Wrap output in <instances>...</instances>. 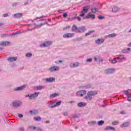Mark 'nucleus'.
I'll list each match as a JSON object with an SVG mask.
<instances>
[{"label":"nucleus","instance_id":"nucleus-1","mask_svg":"<svg viewBox=\"0 0 131 131\" xmlns=\"http://www.w3.org/2000/svg\"><path fill=\"white\" fill-rule=\"evenodd\" d=\"M98 93L95 91H91L88 92L87 95L85 97L84 99L87 101H91L93 99V97L96 96Z\"/></svg>","mask_w":131,"mask_h":131},{"label":"nucleus","instance_id":"nucleus-2","mask_svg":"<svg viewBox=\"0 0 131 131\" xmlns=\"http://www.w3.org/2000/svg\"><path fill=\"white\" fill-rule=\"evenodd\" d=\"M38 95H39V92H35L34 94L26 95L25 98H29V100H32L33 99L37 98Z\"/></svg>","mask_w":131,"mask_h":131},{"label":"nucleus","instance_id":"nucleus-3","mask_svg":"<svg viewBox=\"0 0 131 131\" xmlns=\"http://www.w3.org/2000/svg\"><path fill=\"white\" fill-rule=\"evenodd\" d=\"M115 71H116V69L115 68H110L107 69L105 71L106 74L109 75L110 74H113L115 73Z\"/></svg>","mask_w":131,"mask_h":131},{"label":"nucleus","instance_id":"nucleus-4","mask_svg":"<svg viewBox=\"0 0 131 131\" xmlns=\"http://www.w3.org/2000/svg\"><path fill=\"white\" fill-rule=\"evenodd\" d=\"M48 70L50 72H56V71H59L60 70V67L58 66H52Z\"/></svg>","mask_w":131,"mask_h":131},{"label":"nucleus","instance_id":"nucleus-5","mask_svg":"<svg viewBox=\"0 0 131 131\" xmlns=\"http://www.w3.org/2000/svg\"><path fill=\"white\" fill-rule=\"evenodd\" d=\"M51 45H52V42L51 41H46L40 44V48H46L51 46Z\"/></svg>","mask_w":131,"mask_h":131},{"label":"nucleus","instance_id":"nucleus-6","mask_svg":"<svg viewBox=\"0 0 131 131\" xmlns=\"http://www.w3.org/2000/svg\"><path fill=\"white\" fill-rule=\"evenodd\" d=\"M86 95V91L85 90H81L77 92L76 95L77 97H83Z\"/></svg>","mask_w":131,"mask_h":131},{"label":"nucleus","instance_id":"nucleus-7","mask_svg":"<svg viewBox=\"0 0 131 131\" xmlns=\"http://www.w3.org/2000/svg\"><path fill=\"white\" fill-rule=\"evenodd\" d=\"M19 33H20V32H16L15 33H13L11 34H8V33H5V34H3L1 35L2 37H9V36H12L13 35H16L17 34H19Z\"/></svg>","mask_w":131,"mask_h":131},{"label":"nucleus","instance_id":"nucleus-8","mask_svg":"<svg viewBox=\"0 0 131 131\" xmlns=\"http://www.w3.org/2000/svg\"><path fill=\"white\" fill-rule=\"evenodd\" d=\"M26 86H27V85L25 84L19 87H16L14 89V91L15 92H19V91H22V90H24V89H26Z\"/></svg>","mask_w":131,"mask_h":131},{"label":"nucleus","instance_id":"nucleus-9","mask_svg":"<svg viewBox=\"0 0 131 131\" xmlns=\"http://www.w3.org/2000/svg\"><path fill=\"white\" fill-rule=\"evenodd\" d=\"M12 105L13 107L15 108H18V107H20L22 105V102L21 101H14L12 103Z\"/></svg>","mask_w":131,"mask_h":131},{"label":"nucleus","instance_id":"nucleus-10","mask_svg":"<svg viewBox=\"0 0 131 131\" xmlns=\"http://www.w3.org/2000/svg\"><path fill=\"white\" fill-rule=\"evenodd\" d=\"M74 36V34L72 33H68L63 35V37L64 38H69Z\"/></svg>","mask_w":131,"mask_h":131},{"label":"nucleus","instance_id":"nucleus-11","mask_svg":"<svg viewBox=\"0 0 131 131\" xmlns=\"http://www.w3.org/2000/svg\"><path fill=\"white\" fill-rule=\"evenodd\" d=\"M11 44V42L10 41H1L0 42L1 47H6L7 46H9Z\"/></svg>","mask_w":131,"mask_h":131},{"label":"nucleus","instance_id":"nucleus-12","mask_svg":"<svg viewBox=\"0 0 131 131\" xmlns=\"http://www.w3.org/2000/svg\"><path fill=\"white\" fill-rule=\"evenodd\" d=\"M85 18H86V19H90V18H92V19L94 20L96 18V15L95 14H92L91 13H89L85 16Z\"/></svg>","mask_w":131,"mask_h":131},{"label":"nucleus","instance_id":"nucleus-13","mask_svg":"<svg viewBox=\"0 0 131 131\" xmlns=\"http://www.w3.org/2000/svg\"><path fill=\"white\" fill-rule=\"evenodd\" d=\"M85 30H86V29H85V27L82 26L78 28V32L83 33L84 32Z\"/></svg>","mask_w":131,"mask_h":131},{"label":"nucleus","instance_id":"nucleus-14","mask_svg":"<svg viewBox=\"0 0 131 131\" xmlns=\"http://www.w3.org/2000/svg\"><path fill=\"white\" fill-rule=\"evenodd\" d=\"M79 66V63L78 62H75L73 63H71L70 64V67L71 68H75L76 67H78Z\"/></svg>","mask_w":131,"mask_h":131},{"label":"nucleus","instance_id":"nucleus-15","mask_svg":"<svg viewBox=\"0 0 131 131\" xmlns=\"http://www.w3.org/2000/svg\"><path fill=\"white\" fill-rule=\"evenodd\" d=\"M104 41H105V40H104V39L103 38H101V39H98L97 40H96L95 41V42L97 45H101V43H103Z\"/></svg>","mask_w":131,"mask_h":131},{"label":"nucleus","instance_id":"nucleus-16","mask_svg":"<svg viewBox=\"0 0 131 131\" xmlns=\"http://www.w3.org/2000/svg\"><path fill=\"white\" fill-rule=\"evenodd\" d=\"M22 16H23V14L22 13H16V14H14L13 15V17L16 19H18L19 18H21Z\"/></svg>","mask_w":131,"mask_h":131},{"label":"nucleus","instance_id":"nucleus-17","mask_svg":"<svg viewBox=\"0 0 131 131\" xmlns=\"http://www.w3.org/2000/svg\"><path fill=\"white\" fill-rule=\"evenodd\" d=\"M30 113L31 115H36L38 113V110H31L30 111Z\"/></svg>","mask_w":131,"mask_h":131},{"label":"nucleus","instance_id":"nucleus-18","mask_svg":"<svg viewBox=\"0 0 131 131\" xmlns=\"http://www.w3.org/2000/svg\"><path fill=\"white\" fill-rule=\"evenodd\" d=\"M46 89V86L45 85H39L37 86L35 88L36 91H39L40 90H43Z\"/></svg>","mask_w":131,"mask_h":131},{"label":"nucleus","instance_id":"nucleus-19","mask_svg":"<svg viewBox=\"0 0 131 131\" xmlns=\"http://www.w3.org/2000/svg\"><path fill=\"white\" fill-rule=\"evenodd\" d=\"M119 10H120L119 8H118L116 6H114L112 9V12L113 13H117V12H118V11H119Z\"/></svg>","mask_w":131,"mask_h":131},{"label":"nucleus","instance_id":"nucleus-20","mask_svg":"<svg viewBox=\"0 0 131 131\" xmlns=\"http://www.w3.org/2000/svg\"><path fill=\"white\" fill-rule=\"evenodd\" d=\"M17 60V57H9L7 59V61H9V62H14V61Z\"/></svg>","mask_w":131,"mask_h":131},{"label":"nucleus","instance_id":"nucleus-21","mask_svg":"<svg viewBox=\"0 0 131 131\" xmlns=\"http://www.w3.org/2000/svg\"><path fill=\"white\" fill-rule=\"evenodd\" d=\"M130 51V48L123 49L121 51L123 54H127V53H129Z\"/></svg>","mask_w":131,"mask_h":131},{"label":"nucleus","instance_id":"nucleus-22","mask_svg":"<svg viewBox=\"0 0 131 131\" xmlns=\"http://www.w3.org/2000/svg\"><path fill=\"white\" fill-rule=\"evenodd\" d=\"M55 78L50 77V78H47L46 79V81L47 82H53V81H54Z\"/></svg>","mask_w":131,"mask_h":131},{"label":"nucleus","instance_id":"nucleus-23","mask_svg":"<svg viewBox=\"0 0 131 131\" xmlns=\"http://www.w3.org/2000/svg\"><path fill=\"white\" fill-rule=\"evenodd\" d=\"M78 107H85V106H86V103L84 102H80L77 103Z\"/></svg>","mask_w":131,"mask_h":131},{"label":"nucleus","instance_id":"nucleus-24","mask_svg":"<svg viewBox=\"0 0 131 131\" xmlns=\"http://www.w3.org/2000/svg\"><path fill=\"white\" fill-rule=\"evenodd\" d=\"M90 9V7L86 6L83 7L82 11L84 12V13H88L89 12V9Z\"/></svg>","mask_w":131,"mask_h":131},{"label":"nucleus","instance_id":"nucleus-25","mask_svg":"<svg viewBox=\"0 0 131 131\" xmlns=\"http://www.w3.org/2000/svg\"><path fill=\"white\" fill-rule=\"evenodd\" d=\"M116 34L115 33H112V34H110L107 35L106 36V37H108L109 38H111L112 37H115L116 36Z\"/></svg>","mask_w":131,"mask_h":131},{"label":"nucleus","instance_id":"nucleus-26","mask_svg":"<svg viewBox=\"0 0 131 131\" xmlns=\"http://www.w3.org/2000/svg\"><path fill=\"white\" fill-rule=\"evenodd\" d=\"M106 130H115V128L112 126H106L105 128Z\"/></svg>","mask_w":131,"mask_h":131},{"label":"nucleus","instance_id":"nucleus-27","mask_svg":"<svg viewBox=\"0 0 131 131\" xmlns=\"http://www.w3.org/2000/svg\"><path fill=\"white\" fill-rule=\"evenodd\" d=\"M129 125V122H126L123 123L122 125H121V127H127V126H128Z\"/></svg>","mask_w":131,"mask_h":131},{"label":"nucleus","instance_id":"nucleus-28","mask_svg":"<svg viewBox=\"0 0 131 131\" xmlns=\"http://www.w3.org/2000/svg\"><path fill=\"white\" fill-rule=\"evenodd\" d=\"M118 60L119 61H123V59H124V55H120L117 57Z\"/></svg>","mask_w":131,"mask_h":131},{"label":"nucleus","instance_id":"nucleus-29","mask_svg":"<svg viewBox=\"0 0 131 131\" xmlns=\"http://www.w3.org/2000/svg\"><path fill=\"white\" fill-rule=\"evenodd\" d=\"M58 96H59V94L57 93H53V94H50V98H56V97H58Z\"/></svg>","mask_w":131,"mask_h":131},{"label":"nucleus","instance_id":"nucleus-30","mask_svg":"<svg viewBox=\"0 0 131 131\" xmlns=\"http://www.w3.org/2000/svg\"><path fill=\"white\" fill-rule=\"evenodd\" d=\"M130 91V90L128 89L127 90L123 91V94H124V95H126V96L127 97V96H129V94Z\"/></svg>","mask_w":131,"mask_h":131},{"label":"nucleus","instance_id":"nucleus-31","mask_svg":"<svg viewBox=\"0 0 131 131\" xmlns=\"http://www.w3.org/2000/svg\"><path fill=\"white\" fill-rule=\"evenodd\" d=\"M78 28H77V27H76L75 25H74L72 28V31H77V32H78Z\"/></svg>","mask_w":131,"mask_h":131},{"label":"nucleus","instance_id":"nucleus-32","mask_svg":"<svg viewBox=\"0 0 131 131\" xmlns=\"http://www.w3.org/2000/svg\"><path fill=\"white\" fill-rule=\"evenodd\" d=\"M92 85L91 84L82 86V89H91Z\"/></svg>","mask_w":131,"mask_h":131},{"label":"nucleus","instance_id":"nucleus-33","mask_svg":"<svg viewBox=\"0 0 131 131\" xmlns=\"http://www.w3.org/2000/svg\"><path fill=\"white\" fill-rule=\"evenodd\" d=\"M55 107H56V104H55V102H52L49 105V108H55Z\"/></svg>","mask_w":131,"mask_h":131},{"label":"nucleus","instance_id":"nucleus-34","mask_svg":"<svg viewBox=\"0 0 131 131\" xmlns=\"http://www.w3.org/2000/svg\"><path fill=\"white\" fill-rule=\"evenodd\" d=\"M103 104H101V107H106L107 106V101L106 100H104L103 101Z\"/></svg>","mask_w":131,"mask_h":131},{"label":"nucleus","instance_id":"nucleus-35","mask_svg":"<svg viewBox=\"0 0 131 131\" xmlns=\"http://www.w3.org/2000/svg\"><path fill=\"white\" fill-rule=\"evenodd\" d=\"M103 123H105V122L103 120H101L98 122L97 124L98 125H103Z\"/></svg>","mask_w":131,"mask_h":131},{"label":"nucleus","instance_id":"nucleus-36","mask_svg":"<svg viewBox=\"0 0 131 131\" xmlns=\"http://www.w3.org/2000/svg\"><path fill=\"white\" fill-rule=\"evenodd\" d=\"M27 58H31L32 57V54L31 53H28L26 54Z\"/></svg>","mask_w":131,"mask_h":131},{"label":"nucleus","instance_id":"nucleus-37","mask_svg":"<svg viewBox=\"0 0 131 131\" xmlns=\"http://www.w3.org/2000/svg\"><path fill=\"white\" fill-rule=\"evenodd\" d=\"M73 118H78V117H80V114H76L74 115Z\"/></svg>","mask_w":131,"mask_h":131},{"label":"nucleus","instance_id":"nucleus-38","mask_svg":"<svg viewBox=\"0 0 131 131\" xmlns=\"http://www.w3.org/2000/svg\"><path fill=\"white\" fill-rule=\"evenodd\" d=\"M116 58H114L113 60L111 61V63L112 64H115V63H117V60H116Z\"/></svg>","mask_w":131,"mask_h":131},{"label":"nucleus","instance_id":"nucleus-39","mask_svg":"<svg viewBox=\"0 0 131 131\" xmlns=\"http://www.w3.org/2000/svg\"><path fill=\"white\" fill-rule=\"evenodd\" d=\"M93 32H94L93 31H90L88 32L87 33H85V36H88L89 35H91V34L93 33Z\"/></svg>","mask_w":131,"mask_h":131},{"label":"nucleus","instance_id":"nucleus-40","mask_svg":"<svg viewBox=\"0 0 131 131\" xmlns=\"http://www.w3.org/2000/svg\"><path fill=\"white\" fill-rule=\"evenodd\" d=\"M85 15V12L84 11H82L81 12V14H80V17H84V15Z\"/></svg>","mask_w":131,"mask_h":131},{"label":"nucleus","instance_id":"nucleus-41","mask_svg":"<svg viewBox=\"0 0 131 131\" xmlns=\"http://www.w3.org/2000/svg\"><path fill=\"white\" fill-rule=\"evenodd\" d=\"M36 121H40L41 120V118L40 117H37L35 119Z\"/></svg>","mask_w":131,"mask_h":131},{"label":"nucleus","instance_id":"nucleus-42","mask_svg":"<svg viewBox=\"0 0 131 131\" xmlns=\"http://www.w3.org/2000/svg\"><path fill=\"white\" fill-rule=\"evenodd\" d=\"M98 19H99V20H103V19H105V17L102 15H99V16H98Z\"/></svg>","mask_w":131,"mask_h":131},{"label":"nucleus","instance_id":"nucleus-43","mask_svg":"<svg viewBox=\"0 0 131 131\" xmlns=\"http://www.w3.org/2000/svg\"><path fill=\"white\" fill-rule=\"evenodd\" d=\"M35 129L37 131H42V129H41V128H40V127H36Z\"/></svg>","mask_w":131,"mask_h":131},{"label":"nucleus","instance_id":"nucleus-44","mask_svg":"<svg viewBox=\"0 0 131 131\" xmlns=\"http://www.w3.org/2000/svg\"><path fill=\"white\" fill-rule=\"evenodd\" d=\"M92 13H96V12H97V8H96L95 7L92 8Z\"/></svg>","mask_w":131,"mask_h":131},{"label":"nucleus","instance_id":"nucleus-45","mask_svg":"<svg viewBox=\"0 0 131 131\" xmlns=\"http://www.w3.org/2000/svg\"><path fill=\"white\" fill-rule=\"evenodd\" d=\"M29 128H30L31 129H33L34 130V129H35L36 128V126H29Z\"/></svg>","mask_w":131,"mask_h":131},{"label":"nucleus","instance_id":"nucleus-46","mask_svg":"<svg viewBox=\"0 0 131 131\" xmlns=\"http://www.w3.org/2000/svg\"><path fill=\"white\" fill-rule=\"evenodd\" d=\"M35 25H36V26H42V25H43V24L42 23H37V24H35Z\"/></svg>","mask_w":131,"mask_h":131},{"label":"nucleus","instance_id":"nucleus-47","mask_svg":"<svg viewBox=\"0 0 131 131\" xmlns=\"http://www.w3.org/2000/svg\"><path fill=\"white\" fill-rule=\"evenodd\" d=\"M61 102L60 101L57 102L56 103V104H55L56 106H60V105H61Z\"/></svg>","mask_w":131,"mask_h":131},{"label":"nucleus","instance_id":"nucleus-48","mask_svg":"<svg viewBox=\"0 0 131 131\" xmlns=\"http://www.w3.org/2000/svg\"><path fill=\"white\" fill-rule=\"evenodd\" d=\"M97 60H98V61L99 62H102L103 61V58H101V57L99 56L98 58H97Z\"/></svg>","mask_w":131,"mask_h":131},{"label":"nucleus","instance_id":"nucleus-49","mask_svg":"<svg viewBox=\"0 0 131 131\" xmlns=\"http://www.w3.org/2000/svg\"><path fill=\"white\" fill-rule=\"evenodd\" d=\"M69 28H70V26H68L67 27H64L63 30H67V29H69Z\"/></svg>","mask_w":131,"mask_h":131},{"label":"nucleus","instance_id":"nucleus-50","mask_svg":"<svg viewBox=\"0 0 131 131\" xmlns=\"http://www.w3.org/2000/svg\"><path fill=\"white\" fill-rule=\"evenodd\" d=\"M19 130H20V131H25V129L24 128V127H20L19 128Z\"/></svg>","mask_w":131,"mask_h":131},{"label":"nucleus","instance_id":"nucleus-51","mask_svg":"<svg viewBox=\"0 0 131 131\" xmlns=\"http://www.w3.org/2000/svg\"><path fill=\"white\" fill-rule=\"evenodd\" d=\"M86 62H89V63H91V62H92V61H93V59L92 58H88L86 59Z\"/></svg>","mask_w":131,"mask_h":131},{"label":"nucleus","instance_id":"nucleus-52","mask_svg":"<svg viewBox=\"0 0 131 131\" xmlns=\"http://www.w3.org/2000/svg\"><path fill=\"white\" fill-rule=\"evenodd\" d=\"M82 39H83V38H82V37H78L76 38V40L78 41L82 40Z\"/></svg>","mask_w":131,"mask_h":131},{"label":"nucleus","instance_id":"nucleus-53","mask_svg":"<svg viewBox=\"0 0 131 131\" xmlns=\"http://www.w3.org/2000/svg\"><path fill=\"white\" fill-rule=\"evenodd\" d=\"M9 16V13H6L3 14V17L6 18V17H8Z\"/></svg>","mask_w":131,"mask_h":131},{"label":"nucleus","instance_id":"nucleus-54","mask_svg":"<svg viewBox=\"0 0 131 131\" xmlns=\"http://www.w3.org/2000/svg\"><path fill=\"white\" fill-rule=\"evenodd\" d=\"M113 125H117L118 124V121H115L114 122H112Z\"/></svg>","mask_w":131,"mask_h":131},{"label":"nucleus","instance_id":"nucleus-55","mask_svg":"<svg viewBox=\"0 0 131 131\" xmlns=\"http://www.w3.org/2000/svg\"><path fill=\"white\" fill-rule=\"evenodd\" d=\"M62 16H63V18H66V17H67V16H68V14H67V13H64Z\"/></svg>","mask_w":131,"mask_h":131},{"label":"nucleus","instance_id":"nucleus-56","mask_svg":"<svg viewBox=\"0 0 131 131\" xmlns=\"http://www.w3.org/2000/svg\"><path fill=\"white\" fill-rule=\"evenodd\" d=\"M127 97V100H128L129 102H130V101H131V96L129 95Z\"/></svg>","mask_w":131,"mask_h":131},{"label":"nucleus","instance_id":"nucleus-57","mask_svg":"<svg viewBox=\"0 0 131 131\" xmlns=\"http://www.w3.org/2000/svg\"><path fill=\"white\" fill-rule=\"evenodd\" d=\"M18 117L19 118H22L23 117V115L21 114H18Z\"/></svg>","mask_w":131,"mask_h":131},{"label":"nucleus","instance_id":"nucleus-58","mask_svg":"<svg viewBox=\"0 0 131 131\" xmlns=\"http://www.w3.org/2000/svg\"><path fill=\"white\" fill-rule=\"evenodd\" d=\"M76 18L77 19L78 21H80V20H81V18H80V17L79 16H76Z\"/></svg>","mask_w":131,"mask_h":131},{"label":"nucleus","instance_id":"nucleus-59","mask_svg":"<svg viewBox=\"0 0 131 131\" xmlns=\"http://www.w3.org/2000/svg\"><path fill=\"white\" fill-rule=\"evenodd\" d=\"M43 18V16H41L40 17H37L35 20H37L38 19H41Z\"/></svg>","mask_w":131,"mask_h":131},{"label":"nucleus","instance_id":"nucleus-60","mask_svg":"<svg viewBox=\"0 0 131 131\" xmlns=\"http://www.w3.org/2000/svg\"><path fill=\"white\" fill-rule=\"evenodd\" d=\"M64 116H68V113H67V112L64 113Z\"/></svg>","mask_w":131,"mask_h":131},{"label":"nucleus","instance_id":"nucleus-61","mask_svg":"<svg viewBox=\"0 0 131 131\" xmlns=\"http://www.w3.org/2000/svg\"><path fill=\"white\" fill-rule=\"evenodd\" d=\"M97 60H98V58L95 57V58H94V61H95V62H97Z\"/></svg>","mask_w":131,"mask_h":131},{"label":"nucleus","instance_id":"nucleus-62","mask_svg":"<svg viewBox=\"0 0 131 131\" xmlns=\"http://www.w3.org/2000/svg\"><path fill=\"white\" fill-rule=\"evenodd\" d=\"M16 6H17V4L16 3L13 5V7H14V8L16 7Z\"/></svg>","mask_w":131,"mask_h":131},{"label":"nucleus","instance_id":"nucleus-63","mask_svg":"<svg viewBox=\"0 0 131 131\" xmlns=\"http://www.w3.org/2000/svg\"><path fill=\"white\" fill-rule=\"evenodd\" d=\"M72 20H73L74 19H76V16H75V17H73L71 18Z\"/></svg>","mask_w":131,"mask_h":131},{"label":"nucleus","instance_id":"nucleus-64","mask_svg":"<svg viewBox=\"0 0 131 131\" xmlns=\"http://www.w3.org/2000/svg\"><path fill=\"white\" fill-rule=\"evenodd\" d=\"M69 103L70 104H72V103H74V101H71L69 102Z\"/></svg>","mask_w":131,"mask_h":131}]
</instances>
